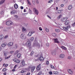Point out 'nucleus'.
Listing matches in <instances>:
<instances>
[{"mask_svg":"<svg viewBox=\"0 0 75 75\" xmlns=\"http://www.w3.org/2000/svg\"><path fill=\"white\" fill-rule=\"evenodd\" d=\"M26 45L29 48L30 50H31V43L30 41H28L26 42Z\"/></svg>","mask_w":75,"mask_h":75,"instance_id":"1","label":"nucleus"},{"mask_svg":"<svg viewBox=\"0 0 75 75\" xmlns=\"http://www.w3.org/2000/svg\"><path fill=\"white\" fill-rule=\"evenodd\" d=\"M33 45L34 46H36L38 48H39L40 47V45L39 44L38 42L37 41H34L33 43Z\"/></svg>","mask_w":75,"mask_h":75,"instance_id":"2","label":"nucleus"},{"mask_svg":"<svg viewBox=\"0 0 75 75\" xmlns=\"http://www.w3.org/2000/svg\"><path fill=\"white\" fill-rule=\"evenodd\" d=\"M25 36V34H22L20 36V37L22 40H25V39H26V36Z\"/></svg>","mask_w":75,"mask_h":75,"instance_id":"3","label":"nucleus"},{"mask_svg":"<svg viewBox=\"0 0 75 75\" xmlns=\"http://www.w3.org/2000/svg\"><path fill=\"white\" fill-rule=\"evenodd\" d=\"M6 24L7 25H12L13 24V23L11 21H7Z\"/></svg>","mask_w":75,"mask_h":75,"instance_id":"4","label":"nucleus"},{"mask_svg":"<svg viewBox=\"0 0 75 75\" xmlns=\"http://www.w3.org/2000/svg\"><path fill=\"white\" fill-rule=\"evenodd\" d=\"M33 10L35 14H36V15H38V11L37 9H36V8H34L33 9Z\"/></svg>","mask_w":75,"mask_h":75,"instance_id":"5","label":"nucleus"},{"mask_svg":"<svg viewBox=\"0 0 75 75\" xmlns=\"http://www.w3.org/2000/svg\"><path fill=\"white\" fill-rule=\"evenodd\" d=\"M69 29H70V26H67L66 28L65 27H63V30L64 31H67Z\"/></svg>","mask_w":75,"mask_h":75,"instance_id":"6","label":"nucleus"},{"mask_svg":"<svg viewBox=\"0 0 75 75\" xmlns=\"http://www.w3.org/2000/svg\"><path fill=\"white\" fill-rule=\"evenodd\" d=\"M13 61L14 62L16 63H20V61L17 59L14 58L13 59Z\"/></svg>","mask_w":75,"mask_h":75,"instance_id":"7","label":"nucleus"},{"mask_svg":"<svg viewBox=\"0 0 75 75\" xmlns=\"http://www.w3.org/2000/svg\"><path fill=\"white\" fill-rule=\"evenodd\" d=\"M53 40L55 43H59V41L57 38L53 39Z\"/></svg>","mask_w":75,"mask_h":75,"instance_id":"8","label":"nucleus"},{"mask_svg":"<svg viewBox=\"0 0 75 75\" xmlns=\"http://www.w3.org/2000/svg\"><path fill=\"white\" fill-rule=\"evenodd\" d=\"M13 45V43L12 42H10L7 44V45L8 47H10Z\"/></svg>","mask_w":75,"mask_h":75,"instance_id":"9","label":"nucleus"},{"mask_svg":"<svg viewBox=\"0 0 75 75\" xmlns=\"http://www.w3.org/2000/svg\"><path fill=\"white\" fill-rule=\"evenodd\" d=\"M67 20V18L66 17H63L61 19V21L63 22Z\"/></svg>","mask_w":75,"mask_h":75,"instance_id":"10","label":"nucleus"},{"mask_svg":"<svg viewBox=\"0 0 75 75\" xmlns=\"http://www.w3.org/2000/svg\"><path fill=\"white\" fill-rule=\"evenodd\" d=\"M35 68H36V67H35V66H33V67H32L31 68V72H34V69H35Z\"/></svg>","mask_w":75,"mask_h":75,"instance_id":"11","label":"nucleus"},{"mask_svg":"<svg viewBox=\"0 0 75 75\" xmlns=\"http://www.w3.org/2000/svg\"><path fill=\"white\" fill-rule=\"evenodd\" d=\"M41 64H40L36 68V70L37 71H39L40 69V68H41Z\"/></svg>","mask_w":75,"mask_h":75,"instance_id":"12","label":"nucleus"},{"mask_svg":"<svg viewBox=\"0 0 75 75\" xmlns=\"http://www.w3.org/2000/svg\"><path fill=\"white\" fill-rule=\"evenodd\" d=\"M59 57L60 58H64L65 57V54H61L59 55Z\"/></svg>","mask_w":75,"mask_h":75,"instance_id":"13","label":"nucleus"},{"mask_svg":"<svg viewBox=\"0 0 75 75\" xmlns=\"http://www.w3.org/2000/svg\"><path fill=\"white\" fill-rule=\"evenodd\" d=\"M39 59L41 61H44V58H43L42 55L40 56V57H39Z\"/></svg>","mask_w":75,"mask_h":75,"instance_id":"14","label":"nucleus"},{"mask_svg":"<svg viewBox=\"0 0 75 75\" xmlns=\"http://www.w3.org/2000/svg\"><path fill=\"white\" fill-rule=\"evenodd\" d=\"M29 40L30 42H33V41L34 40V38L33 37H31L29 39Z\"/></svg>","mask_w":75,"mask_h":75,"instance_id":"15","label":"nucleus"},{"mask_svg":"<svg viewBox=\"0 0 75 75\" xmlns=\"http://www.w3.org/2000/svg\"><path fill=\"white\" fill-rule=\"evenodd\" d=\"M68 72L69 73V74H71V75H72L73 74V71H72L71 70V69H68Z\"/></svg>","mask_w":75,"mask_h":75,"instance_id":"16","label":"nucleus"},{"mask_svg":"<svg viewBox=\"0 0 75 75\" xmlns=\"http://www.w3.org/2000/svg\"><path fill=\"white\" fill-rule=\"evenodd\" d=\"M56 53H57V52L56 51H52L51 52V54L52 55H56Z\"/></svg>","mask_w":75,"mask_h":75,"instance_id":"17","label":"nucleus"},{"mask_svg":"<svg viewBox=\"0 0 75 75\" xmlns=\"http://www.w3.org/2000/svg\"><path fill=\"white\" fill-rule=\"evenodd\" d=\"M33 34L31 33L30 31L27 34V35L28 37H31Z\"/></svg>","mask_w":75,"mask_h":75,"instance_id":"18","label":"nucleus"},{"mask_svg":"<svg viewBox=\"0 0 75 75\" xmlns=\"http://www.w3.org/2000/svg\"><path fill=\"white\" fill-rule=\"evenodd\" d=\"M73 6L72 5H69L68 7V9L69 10H71Z\"/></svg>","mask_w":75,"mask_h":75,"instance_id":"19","label":"nucleus"},{"mask_svg":"<svg viewBox=\"0 0 75 75\" xmlns=\"http://www.w3.org/2000/svg\"><path fill=\"white\" fill-rule=\"evenodd\" d=\"M61 17H62V15L60 14V15L58 16L57 19L58 20H59Z\"/></svg>","mask_w":75,"mask_h":75,"instance_id":"20","label":"nucleus"},{"mask_svg":"<svg viewBox=\"0 0 75 75\" xmlns=\"http://www.w3.org/2000/svg\"><path fill=\"white\" fill-rule=\"evenodd\" d=\"M22 31L23 32H26V31H27L26 29H25L24 27H23L22 28Z\"/></svg>","mask_w":75,"mask_h":75,"instance_id":"21","label":"nucleus"},{"mask_svg":"<svg viewBox=\"0 0 75 75\" xmlns=\"http://www.w3.org/2000/svg\"><path fill=\"white\" fill-rule=\"evenodd\" d=\"M6 0H2L1 1H0V4H3L4 2H5Z\"/></svg>","mask_w":75,"mask_h":75,"instance_id":"22","label":"nucleus"},{"mask_svg":"<svg viewBox=\"0 0 75 75\" xmlns=\"http://www.w3.org/2000/svg\"><path fill=\"white\" fill-rule=\"evenodd\" d=\"M7 45V44L5 43H4L2 44L1 45V46L2 47H6V45Z\"/></svg>","mask_w":75,"mask_h":75,"instance_id":"23","label":"nucleus"},{"mask_svg":"<svg viewBox=\"0 0 75 75\" xmlns=\"http://www.w3.org/2000/svg\"><path fill=\"white\" fill-rule=\"evenodd\" d=\"M21 64L23 65H25V62H24V60H22L21 61Z\"/></svg>","mask_w":75,"mask_h":75,"instance_id":"24","label":"nucleus"},{"mask_svg":"<svg viewBox=\"0 0 75 75\" xmlns=\"http://www.w3.org/2000/svg\"><path fill=\"white\" fill-rule=\"evenodd\" d=\"M14 7L15 8L17 9V8H18V5H17V4H15L14 5Z\"/></svg>","mask_w":75,"mask_h":75,"instance_id":"25","label":"nucleus"},{"mask_svg":"<svg viewBox=\"0 0 75 75\" xmlns=\"http://www.w3.org/2000/svg\"><path fill=\"white\" fill-rule=\"evenodd\" d=\"M69 21H65V25H68L69 24Z\"/></svg>","mask_w":75,"mask_h":75,"instance_id":"26","label":"nucleus"},{"mask_svg":"<svg viewBox=\"0 0 75 75\" xmlns=\"http://www.w3.org/2000/svg\"><path fill=\"white\" fill-rule=\"evenodd\" d=\"M17 57H18V58H20V57H21V54L20 53L17 54Z\"/></svg>","mask_w":75,"mask_h":75,"instance_id":"27","label":"nucleus"},{"mask_svg":"<svg viewBox=\"0 0 75 75\" xmlns=\"http://www.w3.org/2000/svg\"><path fill=\"white\" fill-rule=\"evenodd\" d=\"M55 23L56 24H57V25H58V26H59V27L61 26V25H62V24L60 23H58L57 24V23Z\"/></svg>","mask_w":75,"mask_h":75,"instance_id":"28","label":"nucleus"},{"mask_svg":"<svg viewBox=\"0 0 75 75\" xmlns=\"http://www.w3.org/2000/svg\"><path fill=\"white\" fill-rule=\"evenodd\" d=\"M15 13H16L15 11H13L11 12V14H15Z\"/></svg>","mask_w":75,"mask_h":75,"instance_id":"29","label":"nucleus"},{"mask_svg":"<svg viewBox=\"0 0 75 75\" xmlns=\"http://www.w3.org/2000/svg\"><path fill=\"white\" fill-rule=\"evenodd\" d=\"M45 30L46 32H49V29L48 28H45Z\"/></svg>","mask_w":75,"mask_h":75,"instance_id":"30","label":"nucleus"},{"mask_svg":"<svg viewBox=\"0 0 75 75\" xmlns=\"http://www.w3.org/2000/svg\"><path fill=\"white\" fill-rule=\"evenodd\" d=\"M52 36H53V37H56L57 34L55 33H52Z\"/></svg>","mask_w":75,"mask_h":75,"instance_id":"31","label":"nucleus"},{"mask_svg":"<svg viewBox=\"0 0 75 75\" xmlns=\"http://www.w3.org/2000/svg\"><path fill=\"white\" fill-rule=\"evenodd\" d=\"M4 38V36L2 35H1L0 36V39H3Z\"/></svg>","mask_w":75,"mask_h":75,"instance_id":"32","label":"nucleus"},{"mask_svg":"<svg viewBox=\"0 0 75 75\" xmlns=\"http://www.w3.org/2000/svg\"><path fill=\"white\" fill-rule=\"evenodd\" d=\"M32 3L33 5H35V0H32Z\"/></svg>","mask_w":75,"mask_h":75,"instance_id":"33","label":"nucleus"},{"mask_svg":"<svg viewBox=\"0 0 75 75\" xmlns=\"http://www.w3.org/2000/svg\"><path fill=\"white\" fill-rule=\"evenodd\" d=\"M17 47H18V45H13V48H17Z\"/></svg>","mask_w":75,"mask_h":75,"instance_id":"34","label":"nucleus"},{"mask_svg":"<svg viewBox=\"0 0 75 75\" xmlns=\"http://www.w3.org/2000/svg\"><path fill=\"white\" fill-rule=\"evenodd\" d=\"M63 10H58L57 11V13H59V14H61V13H62V11H63Z\"/></svg>","mask_w":75,"mask_h":75,"instance_id":"35","label":"nucleus"},{"mask_svg":"<svg viewBox=\"0 0 75 75\" xmlns=\"http://www.w3.org/2000/svg\"><path fill=\"white\" fill-rule=\"evenodd\" d=\"M55 31L57 32V33H59V32H60V30L59 29H55Z\"/></svg>","mask_w":75,"mask_h":75,"instance_id":"36","label":"nucleus"},{"mask_svg":"<svg viewBox=\"0 0 75 75\" xmlns=\"http://www.w3.org/2000/svg\"><path fill=\"white\" fill-rule=\"evenodd\" d=\"M61 48H62V49H63V50H67V48L64 46H62L61 47Z\"/></svg>","mask_w":75,"mask_h":75,"instance_id":"37","label":"nucleus"},{"mask_svg":"<svg viewBox=\"0 0 75 75\" xmlns=\"http://www.w3.org/2000/svg\"><path fill=\"white\" fill-rule=\"evenodd\" d=\"M42 71H40L39 72V73L37 74V75H41V74H42Z\"/></svg>","mask_w":75,"mask_h":75,"instance_id":"38","label":"nucleus"},{"mask_svg":"<svg viewBox=\"0 0 75 75\" xmlns=\"http://www.w3.org/2000/svg\"><path fill=\"white\" fill-rule=\"evenodd\" d=\"M27 2L28 3V4L29 5H31V3H30V2L29 0H27Z\"/></svg>","mask_w":75,"mask_h":75,"instance_id":"39","label":"nucleus"},{"mask_svg":"<svg viewBox=\"0 0 75 75\" xmlns=\"http://www.w3.org/2000/svg\"><path fill=\"white\" fill-rule=\"evenodd\" d=\"M31 32V33L33 34H34V33H35V31L34 30H32L31 31H30Z\"/></svg>","mask_w":75,"mask_h":75,"instance_id":"40","label":"nucleus"},{"mask_svg":"<svg viewBox=\"0 0 75 75\" xmlns=\"http://www.w3.org/2000/svg\"><path fill=\"white\" fill-rule=\"evenodd\" d=\"M32 68V66H30L28 69V71L30 70V69Z\"/></svg>","mask_w":75,"mask_h":75,"instance_id":"41","label":"nucleus"},{"mask_svg":"<svg viewBox=\"0 0 75 75\" xmlns=\"http://www.w3.org/2000/svg\"><path fill=\"white\" fill-rule=\"evenodd\" d=\"M53 73L54 74H58V71H54Z\"/></svg>","mask_w":75,"mask_h":75,"instance_id":"42","label":"nucleus"},{"mask_svg":"<svg viewBox=\"0 0 75 75\" xmlns=\"http://www.w3.org/2000/svg\"><path fill=\"white\" fill-rule=\"evenodd\" d=\"M52 1H53V0H50L48 2V3H52Z\"/></svg>","mask_w":75,"mask_h":75,"instance_id":"43","label":"nucleus"},{"mask_svg":"<svg viewBox=\"0 0 75 75\" xmlns=\"http://www.w3.org/2000/svg\"><path fill=\"white\" fill-rule=\"evenodd\" d=\"M6 71H7V69L6 68L2 70V71L4 72H6Z\"/></svg>","mask_w":75,"mask_h":75,"instance_id":"44","label":"nucleus"},{"mask_svg":"<svg viewBox=\"0 0 75 75\" xmlns=\"http://www.w3.org/2000/svg\"><path fill=\"white\" fill-rule=\"evenodd\" d=\"M72 26L73 27H75V22H74L73 23H72Z\"/></svg>","mask_w":75,"mask_h":75,"instance_id":"45","label":"nucleus"},{"mask_svg":"<svg viewBox=\"0 0 75 75\" xmlns=\"http://www.w3.org/2000/svg\"><path fill=\"white\" fill-rule=\"evenodd\" d=\"M1 15H4V12L2 11L1 12Z\"/></svg>","mask_w":75,"mask_h":75,"instance_id":"46","label":"nucleus"},{"mask_svg":"<svg viewBox=\"0 0 75 75\" xmlns=\"http://www.w3.org/2000/svg\"><path fill=\"white\" fill-rule=\"evenodd\" d=\"M21 72L22 73H24V72H25V70H22Z\"/></svg>","mask_w":75,"mask_h":75,"instance_id":"47","label":"nucleus"},{"mask_svg":"<svg viewBox=\"0 0 75 75\" xmlns=\"http://www.w3.org/2000/svg\"><path fill=\"white\" fill-rule=\"evenodd\" d=\"M39 28L40 31H42V28L41 27H39Z\"/></svg>","mask_w":75,"mask_h":75,"instance_id":"48","label":"nucleus"},{"mask_svg":"<svg viewBox=\"0 0 75 75\" xmlns=\"http://www.w3.org/2000/svg\"><path fill=\"white\" fill-rule=\"evenodd\" d=\"M10 58V56H9L8 57H5V59H8V58Z\"/></svg>","mask_w":75,"mask_h":75,"instance_id":"49","label":"nucleus"},{"mask_svg":"<svg viewBox=\"0 0 75 75\" xmlns=\"http://www.w3.org/2000/svg\"><path fill=\"white\" fill-rule=\"evenodd\" d=\"M8 38V35H6L4 37V38L5 39H7Z\"/></svg>","mask_w":75,"mask_h":75,"instance_id":"50","label":"nucleus"},{"mask_svg":"<svg viewBox=\"0 0 75 75\" xmlns=\"http://www.w3.org/2000/svg\"><path fill=\"white\" fill-rule=\"evenodd\" d=\"M21 50H22V51H24V48L23 47H21Z\"/></svg>","mask_w":75,"mask_h":75,"instance_id":"51","label":"nucleus"},{"mask_svg":"<svg viewBox=\"0 0 75 75\" xmlns=\"http://www.w3.org/2000/svg\"><path fill=\"white\" fill-rule=\"evenodd\" d=\"M49 74L50 75H52V71H50L49 72Z\"/></svg>","mask_w":75,"mask_h":75,"instance_id":"52","label":"nucleus"},{"mask_svg":"<svg viewBox=\"0 0 75 75\" xmlns=\"http://www.w3.org/2000/svg\"><path fill=\"white\" fill-rule=\"evenodd\" d=\"M12 71L13 72H15V71H16V69L13 68V69H12Z\"/></svg>","mask_w":75,"mask_h":75,"instance_id":"53","label":"nucleus"},{"mask_svg":"<svg viewBox=\"0 0 75 75\" xmlns=\"http://www.w3.org/2000/svg\"><path fill=\"white\" fill-rule=\"evenodd\" d=\"M8 64H6L5 65V68H6L7 67H8Z\"/></svg>","mask_w":75,"mask_h":75,"instance_id":"54","label":"nucleus"},{"mask_svg":"<svg viewBox=\"0 0 75 75\" xmlns=\"http://www.w3.org/2000/svg\"><path fill=\"white\" fill-rule=\"evenodd\" d=\"M14 16L15 17H16V18H18V16H17L16 15H14Z\"/></svg>","mask_w":75,"mask_h":75,"instance_id":"55","label":"nucleus"},{"mask_svg":"<svg viewBox=\"0 0 75 75\" xmlns=\"http://www.w3.org/2000/svg\"><path fill=\"white\" fill-rule=\"evenodd\" d=\"M33 54H34V52L32 51L30 53L31 55H32Z\"/></svg>","mask_w":75,"mask_h":75,"instance_id":"56","label":"nucleus"},{"mask_svg":"<svg viewBox=\"0 0 75 75\" xmlns=\"http://www.w3.org/2000/svg\"><path fill=\"white\" fill-rule=\"evenodd\" d=\"M30 74H31V73H30V72H28L27 73L26 75H30Z\"/></svg>","mask_w":75,"mask_h":75,"instance_id":"57","label":"nucleus"},{"mask_svg":"<svg viewBox=\"0 0 75 75\" xmlns=\"http://www.w3.org/2000/svg\"><path fill=\"white\" fill-rule=\"evenodd\" d=\"M14 53V51H12L10 52V54H13Z\"/></svg>","mask_w":75,"mask_h":75,"instance_id":"58","label":"nucleus"},{"mask_svg":"<svg viewBox=\"0 0 75 75\" xmlns=\"http://www.w3.org/2000/svg\"><path fill=\"white\" fill-rule=\"evenodd\" d=\"M17 65H16L13 68H15V69H16V68H17Z\"/></svg>","mask_w":75,"mask_h":75,"instance_id":"59","label":"nucleus"},{"mask_svg":"<svg viewBox=\"0 0 75 75\" xmlns=\"http://www.w3.org/2000/svg\"><path fill=\"white\" fill-rule=\"evenodd\" d=\"M36 2L37 4H39V1H38V0H36Z\"/></svg>","mask_w":75,"mask_h":75,"instance_id":"60","label":"nucleus"},{"mask_svg":"<svg viewBox=\"0 0 75 75\" xmlns=\"http://www.w3.org/2000/svg\"><path fill=\"white\" fill-rule=\"evenodd\" d=\"M51 67L52 68V69H54V68H55V67H54V66H52V65H51Z\"/></svg>","mask_w":75,"mask_h":75,"instance_id":"61","label":"nucleus"},{"mask_svg":"<svg viewBox=\"0 0 75 75\" xmlns=\"http://www.w3.org/2000/svg\"><path fill=\"white\" fill-rule=\"evenodd\" d=\"M68 59H71V57L70 56L68 57Z\"/></svg>","mask_w":75,"mask_h":75,"instance_id":"62","label":"nucleus"},{"mask_svg":"<svg viewBox=\"0 0 75 75\" xmlns=\"http://www.w3.org/2000/svg\"><path fill=\"white\" fill-rule=\"evenodd\" d=\"M46 45L47 47H48L50 45V44H49V43H47L46 44Z\"/></svg>","mask_w":75,"mask_h":75,"instance_id":"63","label":"nucleus"},{"mask_svg":"<svg viewBox=\"0 0 75 75\" xmlns=\"http://www.w3.org/2000/svg\"><path fill=\"white\" fill-rule=\"evenodd\" d=\"M68 14L69 16H71V12H69Z\"/></svg>","mask_w":75,"mask_h":75,"instance_id":"64","label":"nucleus"}]
</instances>
